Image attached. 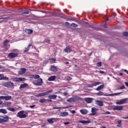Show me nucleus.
Returning <instances> with one entry per match:
<instances>
[{
	"label": "nucleus",
	"mask_w": 128,
	"mask_h": 128,
	"mask_svg": "<svg viewBox=\"0 0 128 128\" xmlns=\"http://www.w3.org/2000/svg\"><path fill=\"white\" fill-rule=\"evenodd\" d=\"M5 96H0V100H4Z\"/></svg>",
	"instance_id": "48"
},
{
	"label": "nucleus",
	"mask_w": 128,
	"mask_h": 128,
	"mask_svg": "<svg viewBox=\"0 0 128 128\" xmlns=\"http://www.w3.org/2000/svg\"><path fill=\"white\" fill-rule=\"evenodd\" d=\"M0 112H1V114H6L8 113V110L4 108L0 109Z\"/></svg>",
	"instance_id": "31"
},
{
	"label": "nucleus",
	"mask_w": 128,
	"mask_h": 128,
	"mask_svg": "<svg viewBox=\"0 0 128 128\" xmlns=\"http://www.w3.org/2000/svg\"><path fill=\"white\" fill-rule=\"evenodd\" d=\"M42 78H40L38 80L37 82H33L32 84H34V86H42Z\"/></svg>",
	"instance_id": "4"
},
{
	"label": "nucleus",
	"mask_w": 128,
	"mask_h": 128,
	"mask_svg": "<svg viewBox=\"0 0 128 128\" xmlns=\"http://www.w3.org/2000/svg\"><path fill=\"white\" fill-rule=\"evenodd\" d=\"M50 92H52V90H51L45 92L40 93L38 94L35 95V96H36V98H40V96H46L48 94H50Z\"/></svg>",
	"instance_id": "3"
},
{
	"label": "nucleus",
	"mask_w": 128,
	"mask_h": 128,
	"mask_svg": "<svg viewBox=\"0 0 128 128\" xmlns=\"http://www.w3.org/2000/svg\"><path fill=\"white\" fill-rule=\"evenodd\" d=\"M69 62H65V64H68Z\"/></svg>",
	"instance_id": "62"
},
{
	"label": "nucleus",
	"mask_w": 128,
	"mask_h": 128,
	"mask_svg": "<svg viewBox=\"0 0 128 128\" xmlns=\"http://www.w3.org/2000/svg\"><path fill=\"white\" fill-rule=\"evenodd\" d=\"M70 26H73V28H76L78 26V24H74V23H72L71 24H70Z\"/></svg>",
	"instance_id": "39"
},
{
	"label": "nucleus",
	"mask_w": 128,
	"mask_h": 128,
	"mask_svg": "<svg viewBox=\"0 0 128 128\" xmlns=\"http://www.w3.org/2000/svg\"><path fill=\"white\" fill-rule=\"evenodd\" d=\"M44 62H46V64H48V62H50L48 61V60H46Z\"/></svg>",
	"instance_id": "55"
},
{
	"label": "nucleus",
	"mask_w": 128,
	"mask_h": 128,
	"mask_svg": "<svg viewBox=\"0 0 128 128\" xmlns=\"http://www.w3.org/2000/svg\"><path fill=\"white\" fill-rule=\"evenodd\" d=\"M124 107L122 106H115L113 108L114 110H122Z\"/></svg>",
	"instance_id": "8"
},
{
	"label": "nucleus",
	"mask_w": 128,
	"mask_h": 128,
	"mask_svg": "<svg viewBox=\"0 0 128 128\" xmlns=\"http://www.w3.org/2000/svg\"><path fill=\"white\" fill-rule=\"evenodd\" d=\"M29 78H34V80H36V78H40V76L38 74H30L28 75Z\"/></svg>",
	"instance_id": "10"
},
{
	"label": "nucleus",
	"mask_w": 128,
	"mask_h": 128,
	"mask_svg": "<svg viewBox=\"0 0 128 128\" xmlns=\"http://www.w3.org/2000/svg\"><path fill=\"white\" fill-rule=\"evenodd\" d=\"M54 120H56V118H51L47 120V121L50 124H54Z\"/></svg>",
	"instance_id": "28"
},
{
	"label": "nucleus",
	"mask_w": 128,
	"mask_h": 128,
	"mask_svg": "<svg viewBox=\"0 0 128 128\" xmlns=\"http://www.w3.org/2000/svg\"><path fill=\"white\" fill-rule=\"evenodd\" d=\"M102 82H96V83H93L92 84H89L88 85V88H92V86H98V84H100Z\"/></svg>",
	"instance_id": "12"
},
{
	"label": "nucleus",
	"mask_w": 128,
	"mask_h": 128,
	"mask_svg": "<svg viewBox=\"0 0 128 128\" xmlns=\"http://www.w3.org/2000/svg\"><path fill=\"white\" fill-rule=\"evenodd\" d=\"M8 42H10V40H6L4 41V46H8Z\"/></svg>",
	"instance_id": "34"
},
{
	"label": "nucleus",
	"mask_w": 128,
	"mask_h": 128,
	"mask_svg": "<svg viewBox=\"0 0 128 128\" xmlns=\"http://www.w3.org/2000/svg\"><path fill=\"white\" fill-rule=\"evenodd\" d=\"M2 106H10V102H4L2 104Z\"/></svg>",
	"instance_id": "22"
},
{
	"label": "nucleus",
	"mask_w": 128,
	"mask_h": 128,
	"mask_svg": "<svg viewBox=\"0 0 128 128\" xmlns=\"http://www.w3.org/2000/svg\"><path fill=\"white\" fill-rule=\"evenodd\" d=\"M3 86L6 88H14V84L12 82H7L4 83Z\"/></svg>",
	"instance_id": "6"
},
{
	"label": "nucleus",
	"mask_w": 128,
	"mask_h": 128,
	"mask_svg": "<svg viewBox=\"0 0 128 128\" xmlns=\"http://www.w3.org/2000/svg\"><path fill=\"white\" fill-rule=\"evenodd\" d=\"M94 99L92 98H85L84 100L87 102V104H90L92 102Z\"/></svg>",
	"instance_id": "21"
},
{
	"label": "nucleus",
	"mask_w": 128,
	"mask_h": 128,
	"mask_svg": "<svg viewBox=\"0 0 128 128\" xmlns=\"http://www.w3.org/2000/svg\"><path fill=\"white\" fill-rule=\"evenodd\" d=\"M48 102H52V98H48V100H47Z\"/></svg>",
	"instance_id": "50"
},
{
	"label": "nucleus",
	"mask_w": 128,
	"mask_h": 128,
	"mask_svg": "<svg viewBox=\"0 0 128 128\" xmlns=\"http://www.w3.org/2000/svg\"><path fill=\"white\" fill-rule=\"evenodd\" d=\"M70 112H72V114H76V110H72L70 111Z\"/></svg>",
	"instance_id": "51"
},
{
	"label": "nucleus",
	"mask_w": 128,
	"mask_h": 128,
	"mask_svg": "<svg viewBox=\"0 0 128 128\" xmlns=\"http://www.w3.org/2000/svg\"><path fill=\"white\" fill-rule=\"evenodd\" d=\"M123 36H128V32H123Z\"/></svg>",
	"instance_id": "42"
},
{
	"label": "nucleus",
	"mask_w": 128,
	"mask_h": 128,
	"mask_svg": "<svg viewBox=\"0 0 128 128\" xmlns=\"http://www.w3.org/2000/svg\"><path fill=\"white\" fill-rule=\"evenodd\" d=\"M56 58L48 59L49 62H52V64L56 62Z\"/></svg>",
	"instance_id": "33"
},
{
	"label": "nucleus",
	"mask_w": 128,
	"mask_h": 128,
	"mask_svg": "<svg viewBox=\"0 0 128 128\" xmlns=\"http://www.w3.org/2000/svg\"><path fill=\"white\" fill-rule=\"evenodd\" d=\"M50 70L54 72H58V68L54 66H52L50 68Z\"/></svg>",
	"instance_id": "25"
},
{
	"label": "nucleus",
	"mask_w": 128,
	"mask_h": 128,
	"mask_svg": "<svg viewBox=\"0 0 128 128\" xmlns=\"http://www.w3.org/2000/svg\"><path fill=\"white\" fill-rule=\"evenodd\" d=\"M79 122H80V124H90V120H80Z\"/></svg>",
	"instance_id": "27"
},
{
	"label": "nucleus",
	"mask_w": 128,
	"mask_h": 128,
	"mask_svg": "<svg viewBox=\"0 0 128 128\" xmlns=\"http://www.w3.org/2000/svg\"><path fill=\"white\" fill-rule=\"evenodd\" d=\"M124 72H127V74H128V70H124Z\"/></svg>",
	"instance_id": "57"
},
{
	"label": "nucleus",
	"mask_w": 128,
	"mask_h": 128,
	"mask_svg": "<svg viewBox=\"0 0 128 128\" xmlns=\"http://www.w3.org/2000/svg\"><path fill=\"white\" fill-rule=\"evenodd\" d=\"M0 104H2V101L0 100Z\"/></svg>",
	"instance_id": "61"
},
{
	"label": "nucleus",
	"mask_w": 128,
	"mask_h": 128,
	"mask_svg": "<svg viewBox=\"0 0 128 128\" xmlns=\"http://www.w3.org/2000/svg\"><path fill=\"white\" fill-rule=\"evenodd\" d=\"M65 24H66V26H70V22H66Z\"/></svg>",
	"instance_id": "47"
},
{
	"label": "nucleus",
	"mask_w": 128,
	"mask_h": 128,
	"mask_svg": "<svg viewBox=\"0 0 128 128\" xmlns=\"http://www.w3.org/2000/svg\"><path fill=\"white\" fill-rule=\"evenodd\" d=\"M64 52L68 54V52H72V48H70V47L68 46L64 50Z\"/></svg>",
	"instance_id": "23"
},
{
	"label": "nucleus",
	"mask_w": 128,
	"mask_h": 128,
	"mask_svg": "<svg viewBox=\"0 0 128 128\" xmlns=\"http://www.w3.org/2000/svg\"><path fill=\"white\" fill-rule=\"evenodd\" d=\"M98 110V109L96 108H92L91 110L92 114H90V116H96V112Z\"/></svg>",
	"instance_id": "7"
},
{
	"label": "nucleus",
	"mask_w": 128,
	"mask_h": 128,
	"mask_svg": "<svg viewBox=\"0 0 128 128\" xmlns=\"http://www.w3.org/2000/svg\"><path fill=\"white\" fill-rule=\"evenodd\" d=\"M60 116H68V112H61L60 114H58Z\"/></svg>",
	"instance_id": "14"
},
{
	"label": "nucleus",
	"mask_w": 128,
	"mask_h": 128,
	"mask_svg": "<svg viewBox=\"0 0 128 128\" xmlns=\"http://www.w3.org/2000/svg\"><path fill=\"white\" fill-rule=\"evenodd\" d=\"M125 84H126V86L128 87V82H125Z\"/></svg>",
	"instance_id": "56"
},
{
	"label": "nucleus",
	"mask_w": 128,
	"mask_h": 128,
	"mask_svg": "<svg viewBox=\"0 0 128 128\" xmlns=\"http://www.w3.org/2000/svg\"><path fill=\"white\" fill-rule=\"evenodd\" d=\"M8 80V78L4 77V75L0 74V80Z\"/></svg>",
	"instance_id": "18"
},
{
	"label": "nucleus",
	"mask_w": 128,
	"mask_h": 128,
	"mask_svg": "<svg viewBox=\"0 0 128 128\" xmlns=\"http://www.w3.org/2000/svg\"><path fill=\"white\" fill-rule=\"evenodd\" d=\"M8 110H10V112H16V109L12 108H8Z\"/></svg>",
	"instance_id": "37"
},
{
	"label": "nucleus",
	"mask_w": 128,
	"mask_h": 128,
	"mask_svg": "<svg viewBox=\"0 0 128 128\" xmlns=\"http://www.w3.org/2000/svg\"><path fill=\"white\" fill-rule=\"evenodd\" d=\"M105 20H108V18H105Z\"/></svg>",
	"instance_id": "63"
},
{
	"label": "nucleus",
	"mask_w": 128,
	"mask_h": 128,
	"mask_svg": "<svg viewBox=\"0 0 128 128\" xmlns=\"http://www.w3.org/2000/svg\"><path fill=\"white\" fill-rule=\"evenodd\" d=\"M128 98H125L124 99H122L121 100H118L117 101L116 104H126V102L128 101Z\"/></svg>",
	"instance_id": "5"
},
{
	"label": "nucleus",
	"mask_w": 128,
	"mask_h": 128,
	"mask_svg": "<svg viewBox=\"0 0 128 128\" xmlns=\"http://www.w3.org/2000/svg\"><path fill=\"white\" fill-rule=\"evenodd\" d=\"M104 28H108V25L106 24H104Z\"/></svg>",
	"instance_id": "58"
},
{
	"label": "nucleus",
	"mask_w": 128,
	"mask_h": 128,
	"mask_svg": "<svg viewBox=\"0 0 128 128\" xmlns=\"http://www.w3.org/2000/svg\"><path fill=\"white\" fill-rule=\"evenodd\" d=\"M39 102L41 104H42L44 102H46V99H40V100H39Z\"/></svg>",
	"instance_id": "38"
},
{
	"label": "nucleus",
	"mask_w": 128,
	"mask_h": 128,
	"mask_svg": "<svg viewBox=\"0 0 128 128\" xmlns=\"http://www.w3.org/2000/svg\"><path fill=\"white\" fill-rule=\"evenodd\" d=\"M96 66H102V62H98L96 64Z\"/></svg>",
	"instance_id": "41"
},
{
	"label": "nucleus",
	"mask_w": 128,
	"mask_h": 128,
	"mask_svg": "<svg viewBox=\"0 0 128 128\" xmlns=\"http://www.w3.org/2000/svg\"><path fill=\"white\" fill-rule=\"evenodd\" d=\"M25 32H26V34H32L33 31L30 29H26L25 30Z\"/></svg>",
	"instance_id": "26"
},
{
	"label": "nucleus",
	"mask_w": 128,
	"mask_h": 128,
	"mask_svg": "<svg viewBox=\"0 0 128 128\" xmlns=\"http://www.w3.org/2000/svg\"><path fill=\"white\" fill-rule=\"evenodd\" d=\"M30 14V12H24L22 13V16H24V14Z\"/></svg>",
	"instance_id": "45"
},
{
	"label": "nucleus",
	"mask_w": 128,
	"mask_h": 128,
	"mask_svg": "<svg viewBox=\"0 0 128 128\" xmlns=\"http://www.w3.org/2000/svg\"><path fill=\"white\" fill-rule=\"evenodd\" d=\"M92 52H90V56H92Z\"/></svg>",
	"instance_id": "64"
},
{
	"label": "nucleus",
	"mask_w": 128,
	"mask_h": 128,
	"mask_svg": "<svg viewBox=\"0 0 128 128\" xmlns=\"http://www.w3.org/2000/svg\"><path fill=\"white\" fill-rule=\"evenodd\" d=\"M16 56H18L17 54L12 52L8 54V58H16Z\"/></svg>",
	"instance_id": "13"
},
{
	"label": "nucleus",
	"mask_w": 128,
	"mask_h": 128,
	"mask_svg": "<svg viewBox=\"0 0 128 128\" xmlns=\"http://www.w3.org/2000/svg\"><path fill=\"white\" fill-rule=\"evenodd\" d=\"M96 102L98 106H104V103L102 102V101L96 100Z\"/></svg>",
	"instance_id": "20"
},
{
	"label": "nucleus",
	"mask_w": 128,
	"mask_h": 128,
	"mask_svg": "<svg viewBox=\"0 0 128 128\" xmlns=\"http://www.w3.org/2000/svg\"><path fill=\"white\" fill-rule=\"evenodd\" d=\"M15 82H24L26 78H14Z\"/></svg>",
	"instance_id": "16"
},
{
	"label": "nucleus",
	"mask_w": 128,
	"mask_h": 128,
	"mask_svg": "<svg viewBox=\"0 0 128 128\" xmlns=\"http://www.w3.org/2000/svg\"><path fill=\"white\" fill-rule=\"evenodd\" d=\"M8 120V116H5L3 118H0V124L2 122H6Z\"/></svg>",
	"instance_id": "9"
},
{
	"label": "nucleus",
	"mask_w": 128,
	"mask_h": 128,
	"mask_svg": "<svg viewBox=\"0 0 128 128\" xmlns=\"http://www.w3.org/2000/svg\"><path fill=\"white\" fill-rule=\"evenodd\" d=\"M26 69L24 68H20V70L18 72V74H26Z\"/></svg>",
	"instance_id": "11"
},
{
	"label": "nucleus",
	"mask_w": 128,
	"mask_h": 128,
	"mask_svg": "<svg viewBox=\"0 0 128 128\" xmlns=\"http://www.w3.org/2000/svg\"><path fill=\"white\" fill-rule=\"evenodd\" d=\"M48 98H51L52 100H56V98H58V96L56 94L50 95L48 96Z\"/></svg>",
	"instance_id": "24"
},
{
	"label": "nucleus",
	"mask_w": 128,
	"mask_h": 128,
	"mask_svg": "<svg viewBox=\"0 0 128 128\" xmlns=\"http://www.w3.org/2000/svg\"><path fill=\"white\" fill-rule=\"evenodd\" d=\"M64 124L66 125L70 124V122H64Z\"/></svg>",
	"instance_id": "52"
},
{
	"label": "nucleus",
	"mask_w": 128,
	"mask_h": 128,
	"mask_svg": "<svg viewBox=\"0 0 128 128\" xmlns=\"http://www.w3.org/2000/svg\"><path fill=\"white\" fill-rule=\"evenodd\" d=\"M5 100H12V96H5Z\"/></svg>",
	"instance_id": "36"
},
{
	"label": "nucleus",
	"mask_w": 128,
	"mask_h": 128,
	"mask_svg": "<svg viewBox=\"0 0 128 128\" xmlns=\"http://www.w3.org/2000/svg\"><path fill=\"white\" fill-rule=\"evenodd\" d=\"M80 112L82 114H87L88 112V110L86 109H81L80 110Z\"/></svg>",
	"instance_id": "15"
},
{
	"label": "nucleus",
	"mask_w": 128,
	"mask_h": 128,
	"mask_svg": "<svg viewBox=\"0 0 128 128\" xmlns=\"http://www.w3.org/2000/svg\"><path fill=\"white\" fill-rule=\"evenodd\" d=\"M122 92H118V93H114L112 94H108L107 95H105L102 92H98L96 93L97 96H120V94H122Z\"/></svg>",
	"instance_id": "1"
},
{
	"label": "nucleus",
	"mask_w": 128,
	"mask_h": 128,
	"mask_svg": "<svg viewBox=\"0 0 128 128\" xmlns=\"http://www.w3.org/2000/svg\"><path fill=\"white\" fill-rule=\"evenodd\" d=\"M66 102H76V98H70L66 100Z\"/></svg>",
	"instance_id": "29"
},
{
	"label": "nucleus",
	"mask_w": 128,
	"mask_h": 128,
	"mask_svg": "<svg viewBox=\"0 0 128 128\" xmlns=\"http://www.w3.org/2000/svg\"><path fill=\"white\" fill-rule=\"evenodd\" d=\"M104 85H100V86H98L96 88V90H102L104 88Z\"/></svg>",
	"instance_id": "32"
},
{
	"label": "nucleus",
	"mask_w": 128,
	"mask_h": 128,
	"mask_svg": "<svg viewBox=\"0 0 128 128\" xmlns=\"http://www.w3.org/2000/svg\"><path fill=\"white\" fill-rule=\"evenodd\" d=\"M64 96H67L68 93H66V92H64Z\"/></svg>",
	"instance_id": "60"
},
{
	"label": "nucleus",
	"mask_w": 128,
	"mask_h": 128,
	"mask_svg": "<svg viewBox=\"0 0 128 128\" xmlns=\"http://www.w3.org/2000/svg\"><path fill=\"white\" fill-rule=\"evenodd\" d=\"M126 88V86L124 85H122L121 87H120V90H124Z\"/></svg>",
	"instance_id": "44"
},
{
	"label": "nucleus",
	"mask_w": 128,
	"mask_h": 128,
	"mask_svg": "<svg viewBox=\"0 0 128 128\" xmlns=\"http://www.w3.org/2000/svg\"><path fill=\"white\" fill-rule=\"evenodd\" d=\"M124 74L122 73H120V74H118V76H123Z\"/></svg>",
	"instance_id": "59"
},
{
	"label": "nucleus",
	"mask_w": 128,
	"mask_h": 128,
	"mask_svg": "<svg viewBox=\"0 0 128 128\" xmlns=\"http://www.w3.org/2000/svg\"><path fill=\"white\" fill-rule=\"evenodd\" d=\"M24 110L18 112L17 114V116L20 118H26V114H28V113L24 114Z\"/></svg>",
	"instance_id": "2"
},
{
	"label": "nucleus",
	"mask_w": 128,
	"mask_h": 128,
	"mask_svg": "<svg viewBox=\"0 0 128 128\" xmlns=\"http://www.w3.org/2000/svg\"><path fill=\"white\" fill-rule=\"evenodd\" d=\"M32 46V44H30L28 48H26L24 52H28L30 50V46Z\"/></svg>",
	"instance_id": "30"
},
{
	"label": "nucleus",
	"mask_w": 128,
	"mask_h": 128,
	"mask_svg": "<svg viewBox=\"0 0 128 128\" xmlns=\"http://www.w3.org/2000/svg\"><path fill=\"white\" fill-rule=\"evenodd\" d=\"M103 114H110V112L107 111L106 112L103 113Z\"/></svg>",
	"instance_id": "43"
},
{
	"label": "nucleus",
	"mask_w": 128,
	"mask_h": 128,
	"mask_svg": "<svg viewBox=\"0 0 128 128\" xmlns=\"http://www.w3.org/2000/svg\"><path fill=\"white\" fill-rule=\"evenodd\" d=\"M6 18H0V20H6Z\"/></svg>",
	"instance_id": "54"
},
{
	"label": "nucleus",
	"mask_w": 128,
	"mask_h": 128,
	"mask_svg": "<svg viewBox=\"0 0 128 128\" xmlns=\"http://www.w3.org/2000/svg\"><path fill=\"white\" fill-rule=\"evenodd\" d=\"M60 108H60V107H54L52 108L53 110H58Z\"/></svg>",
	"instance_id": "46"
},
{
	"label": "nucleus",
	"mask_w": 128,
	"mask_h": 128,
	"mask_svg": "<svg viewBox=\"0 0 128 128\" xmlns=\"http://www.w3.org/2000/svg\"><path fill=\"white\" fill-rule=\"evenodd\" d=\"M98 72H100V74H104V71H99Z\"/></svg>",
	"instance_id": "53"
},
{
	"label": "nucleus",
	"mask_w": 128,
	"mask_h": 128,
	"mask_svg": "<svg viewBox=\"0 0 128 128\" xmlns=\"http://www.w3.org/2000/svg\"><path fill=\"white\" fill-rule=\"evenodd\" d=\"M34 106H36V105H31L29 106V107L30 108H34Z\"/></svg>",
	"instance_id": "49"
},
{
	"label": "nucleus",
	"mask_w": 128,
	"mask_h": 128,
	"mask_svg": "<svg viewBox=\"0 0 128 128\" xmlns=\"http://www.w3.org/2000/svg\"><path fill=\"white\" fill-rule=\"evenodd\" d=\"M56 76H53L49 77L48 80V82H53L54 80H56Z\"/></svg>",
	"instance_id": "19"
},
{
	"label": "nucleus",
	"mask_w": 128,
	"mask_h": 128,
	"mask_svg": "<svg viewBox=\"0 0 128 128\" xmlns=\"http://www.w3.org/2000/svg\"><path fill=\"white\" fill-rule=\"evenodd\" d=\"M118 124L117 125V126L118 128H120L122 126V120H118Z\"/></svg>",
	"instance_id": "35"
},
{
	"label": "nucleus",
	"mask_w": 128,
	"mask_h": 128,
	"mask_svg": "<svg viewBox=\"0 0 128 128\" xmlns=\"http://www.w3.org/2000/svg\"><path fill=\"white\" fill-rule=\"evenodd\" d=\"M28 84L26 83H24V84L20 85V90L22 88H28Z\"/></svg>",
	"instance_id": "17"
},
{
	"label": "nucleus",
	"mask_w": 128,
	"mask_h": 128,
	"mask_svg": "<svg viewBox=\"0 0 128 128\" xmlns=\"http://www.w3.org/2000/svg\"><path fill=\"white\" fill-rule=\"evenodd\" d=\"M50 40L46 39L44 40V44H50Z\"/></svg>",
	"instance_id": "40"
}]
</instances>
